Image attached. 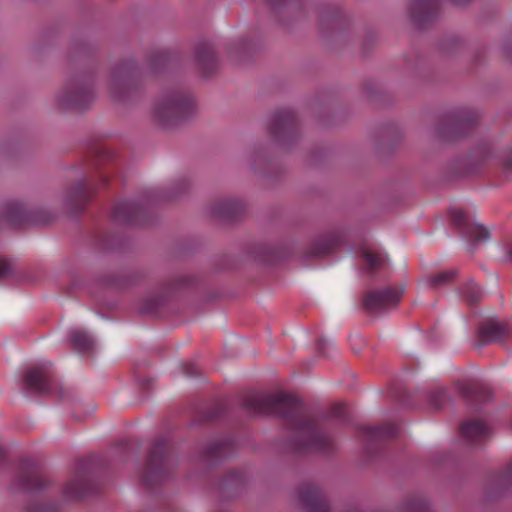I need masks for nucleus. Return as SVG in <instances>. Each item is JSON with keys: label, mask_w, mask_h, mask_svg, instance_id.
<instances>
[{"label": "nucleus", "mask_w": 512, "mask_h": 512, "mask_svg": "<svg viewBox=\"0 0 512 512\" xmlns=\"http://www.w3.org/2000/svg\"><path fill=\"white\" fill-rule=\"evenodd\" d=\"M241 405L254 414L275 415L284 419L293 433L289 447L294 452L326 453L333 448L330 436L319 427L303 402L294 395L249 391L243 395Z\"/></svg>", "instance_id": "1"}, {"label": "nucleus", "mask_w": 512, "mask_h": 512, "mask_svg": "<svg viewBox=\"0 0 512 512\" xmlns=\"http://www.w3.org/2000/svg\"><path fill=\"white\" fill-rule=\"evenodd\" d=\"M171 445L167 438H157L149 451L147 460L141 471V480L143 484L151 488L164 481L170 473Z\"/></svg>", "instance_id": "2"}, {"label": "nucleus", "mask_w": 512, "mask_h": 512, "mask_svg": "<svg viewBox=\"0 0 512 512\" xmlns=\"http://www.w3.org/2000/svg\"><path fill=\"white\" fill-rule=\"evenodd\" d=\"M193 108L194 100L191 94L177 90L157 101L153 109V117L159 125L168 127L188 116Z\"/></svg>", "instance_id": "3"}, {"label": "nucleus", "mask_w": 512, "mask_h": 512, "mask_svg": "<svg viewBox=\"0 0 512 512\" xmlns=\"http://www.w3.org/2000/svg\"><path fill=\"white\" fill-rule=\"evenodd\" d=\"M13 485L20 491L39 494L47 490L50 481L35 462L24 459L19 463Z\"/></svg>", "instance_id": "4"}, {"label": "nucleus", "mask_w": 512, "mask_h": 512, "mask_svg": "<svg viewBox=\"0 0 512 512\" xmlns=\"http://www.w3.org/2000/svg\"><path fill=\"white\" fill-rule=\"evenodd\" d=\"M94 98L90 84L82 80H73L65 86L59 103L64 107L84 110L90 106Z\"/></svg>", "instance_id": "5"}, {"label": "nucleus", "mask_w": 512, "mask_h": 512, "mask_svg": "<svg viewBox=\"0 0 512 512\" xmlns=\"http://www.w3.org/2000/svg\"><path fill=\"white\" fill-rule=\"evenodd\" d=\"M24 388L32 393L50 394L53 392L55 383L51 374L49 362L40 363L31 367L25 372Z\"/></svg>", "instance_id": "6"}, {"label": "nucleus", "mask_w": 512, "mask_h": 512, "mask_svg": "<svg viewBox=\"0 0 512 512\" xmlns=\"http://www.w3.org/2000/svg\"><path fill=\"white\" fill-rule=\"evenodd\" d=\"M400 435V427L394 423H387L381 426H360L357 428V436L363 442L367 453L386 440L396 438Z\"/></svg>", "instance_id": "7"}, {"label": "nucleus", "mask_w": 512, "mask_h": 512, "mask_svg": "<svg viewBox=\"0 0 512 512\" xmlns=\"http://www.w3.org/2000/svg\"><path fill=\"white\" fill-rule=\"evenodd\" d=\"M403 289L388 287L370 291L364 299V308L373 313L395 307L401 300Z\"/></svg>", "instance_id": "8"}, {"label": "nucleus", "mask_w": 512, "mask_h": 512, "mask_svg": "<svg viewBox=\"0 0 512 512\" xmlns=\"http://www.w3.org/2000/svg\"><path fill=\"white\" fill-rule=\"evenodd\" d=\"M92 490L91 475L86 464H80L72 477L64 484L62 495L67 501H76Z\"/></svg>", "instance_id": "9"}, {"label": "nucleus", "mask_w": 512, "mask_h": 512, "mask_svg": "<svg viewBox=\"0 0 512 512\" xmlns=\"http://www.w3.org/2000/svg\"><path fill=\"white\" fill-rule=\"evenodd\" d=\"M269 131L278 140H284L295 135L297 131V119L290 109L275 112L269 124Z\"/></svg>", "instance_id": "10"}, {"label": "nucleus", "mask_w": 512, "mask_h": 512, "mask_svg": "<svg viewBox=\"0 0 512 512\" xmlns=\"http://www.w3.org/2000/svg\"><path fill=\"white\" fill-rule=\"evenodd\" d=\"M298 498L307 512H331L325 495L314 484H303L299 489Z\"/></svg>", "instance_id": "11"}, {"label": "nucleus", "mask_w": 512, "mask_h": 512, "mask_svg": "<svg viewBox=\"0 0 512 512\" xmlns=\"http://www.w3.org/2000/svg\"><path fill=\"white\" fill-rule=\"evenodd\" d=\"M145 214L144 206L132 200L117 202L112 211L113 219L123 224H142Z\"/></svg>", "instance_id": "12"}, {"label": "nucleus", "mask_w": 512, "mask_h": 512, "mask_svg": "<svg viewBox=\"0 0 512 512\" xmlns=\"http://www.w3.org/2000/svg\"><path fill=\"white\" fill-rule=\"evenodd\" d=\"M451 221L461 230V232L473 242L486 241L489 237V231L476 223H471L467 214L457 208L450 211Z\"/></svg>", "instance_id": "13"}, {"label": "nucleus", "mask_w": 512, "mask_h": 512, "mask_svg": "<svg viewBox=\"0 0 512 512\" xmlns=\"http://www.w3.org/2000/svg\"><path fill=\"white\" fill-rule=\"evenodd\" d=\"M477 333L479 341L485 345L509 337L512 334V327L495 318H489L479 325Z\"/></svg>", "instance_id": "14"}, {"label": "nucleus", "mask_w": 512, "mask_h": 512, "mask_svg": "<svg viewBox=\"0 0 512 512\" xmlns=\"http://www.w3.org/2000/svg\"><path fill=\"white\" fill-rule=\"evenodd\" d=\"M439 9L440 0H413L410 16L418 26L424 27L437 16Z\"/></svg>", "instance_id": "15"}, {"label": "nucleus", "mask_w": 512, "mask_h": 512, "mask_svg": "<svg viewBox=\"0 0 512 512\" xmlns=\"http://www.w3.org/2000/svg\"><path fill=\"white\" fill-rule=\"evenodd\" d=\"M95 193V185L89 180L83 179L70 189L67 200L74 209L79 210L91 201Z\"/></svg>", "instance_id": "16"}, {"label": "nucleus", "mask_w": 512, "mask_h": 512, "mask_svg": "<svg viewBox=\"0 0 512 512\" xmlns=\"http://www.w3.org/2000/svg\"><path fill=\"white\" fill-rule=\"evenodd\" d=\"M460 433L470 444H478L491 436V428L483 421L468 420L461 424Z\"/></svg>", "instance_id": "17"}, {"label": "nucleus", "mask_w": 512, "mask_h": 512, "mask_svg": "<svg viewBox=\"0 0 512 512\" xmlns=\"http://www.w3.org/2000/svg\"><path fill=\"white\" fill-rule=\"evenodd\" d=\"M134 69L132 64L123 63L113 73L111 90L115 97H124L131 80L133 78Z\"/></svg>", "instance_id": "18"}, {"label": "nucleus", "mask_w": 512, "mask_h": 512, "mask_svg": "<svg viewBox=\"0 0 512 512\" xmlns=\"http://www.w3.org/2000/svg\"><path fill=\"white\" fill-rule=\"evenodd\" d=\"M458 390L466 400L471 402H485L491 396L488 387L473 380L460 382L458 384Z\"/></svg>", "instance_id": "19"}, {"label": "nucleus", "mask_w": 512, "mask_h": 512, "mask_svg": "<svg viewBox=\"0 0 512 512\" xmlns=\"http://www.w3.org/2000/svg\"><path fill=\"white\" fill-rule=\"evenodd\" d=\"M244 210L243 203L238 199H224L215 203L213 215L220 219L231 220Z\"/></svg>", "instance_id": "20"}, {"label": "nucleus", "mask_w": 512, "mask_h": 512, "mask_svg": "<svg viewBox=\"0 0 512 512\" xmlns=\"http://www.w3.org/2000/svg\"><path fill=\"white\" fill-rule=\"evenodd\" d=\"M196 61L199 68L206 75L211 74L218 65L213 47L209 43H202L196 51Z\"/></svg>", "instance_id": "21"}, {"label": "nucleus", "mask_w": 512, "mask_h": 512, "mask_svg": "<svg viewBox=\"0 0 512 512\" xmlns=\"http://www.w3.org/2000/svg\"><path fill=\"white\" fill-rule=\"evenodd\" d=\"M27 217V212L22 204L17 202L7 204L5 218L13 226H21L27 221Z\"/></svg>", "instance_id": "22"}, {"label": "nucleus", "mask_w": 512, "mask_h": 512, "mask_svg": "<svg viewBox=\"0 0 512 512\" xmlns=\"http://www.w3.org/2000/svg\"><path fill=\"white\" fill-rule=\"evenodd\" d=\"M71 345L76 351L80 353H87L92 350L94 341L87 332L82 330H73L71 332Z\"/></svg>", "instance_id": "23"}, {"label": "nucleus", "mask_w": 512, "mask_h": 512, "mask_svg": "<svg viewBox=\"0 0 512 512\" xmlns=\"http://www.w3.org/2000/svg\"><path fill=\"white\" fill-rule=\"evenodd\" d=\"M230 442L227 439H219L212 441L204 451V457L207 459H218L227 454Z\"/></svg>", "instance_id": "24"}, {"label": "nucleus", "mask_w": 512, "mask_h": 512, "mask_svg": "<svg viewBox=\"0 0 512 512\" xmlns=\"http://www.w3.org/2000/svg\"><path fill=\"white\" fill-rule=\"evenodd\" d=\"M401 512H431V510L426 498L420 495H413L406 499Z\"/></svg>", "instance_id": "25"}, {"label": "nucleus", "mask_w": 512, "mask_h": 512, "mask_svg": "<svg viewBox=\"0 0 512 512\" xmlns=\"http://www.w3.org/2000/svg\"><path fill=\"white\" fill-rule=\"evenodd\" d=\"M362 259L365 264V269L369 273L381 269L385 265V259L382 255L369 250L362 252Z\"/></svg>", "instance_id": "26"}, {"label": "nucleus", "mask_w": 512, "mask_h": 512, "mask_svg": "<svg viewBox=\"0 0 512 512\" xmlns=\"http://www.w3.org/2000/svg\"><path fill=\"white\" fill-rule=\"evenodd\" d=\"M455 276L456 271L450 269L429 276L427 278V283L432 288H438L452 281L455 278Z\"/></svg>", "instance_id": "27"}, {"label": "nucleus", "mask_w": 512, "mask_h": 512, "mask_svg": "<svg viewBox=\"0 0 512 512\" xmlns=\"http://www.w3.org/2000/svg\"><path fill=\"white\" fill-rule=\"evenodd\" d=\"M462 296L469 304L476 303L482 296V292L477 284L468 282L462 288Z\"/></svg>", "instance_id": "28"}, {"label": "nucleus", "mask_w": 512, "mask_h": 512, "mask_svg": "<svg viewBox=\"0 0 512 512\" xmlns=\"http://www.w3.org/2000/svg\"><path fill=\"white\" fill-rule=\"evenodd\" d=\"M337 245L338 242L336 239L323 240L313 247L312 253L315 256H323L334 251Z\"/></svg>", "instance_id": "29"}, {"label": "nucleus", "mask_w": 512, "mask_h": 512, "mask_svg": "<svg viewBox=\"0 0 512 512\" xmlns=\"http://www.w3.org/2000/svg\"><path fill=\"white\" fill-rule=\"evenodd\" d=\"M475 121H476V117H475L474 115H473V116H469V117H467V118L460 117V118L456 119V120L454 121V123H453V124H454V126H455V128H456V130H457V131H456V135H457V136H462V135H464L465 133H464V131H462V130H463V128H464L466 125H467V126H469V127H470V126H472V125H473V123H474Z\"/></svg>", "instance_id": "30"}, {"label": "nucleus", "mask_w": 512, "mask_h": 512, "mask_svg": "<svg viewBox=\"0 0 512 512\" xmlns=\"http://www.w3.org/2000/svg\"><path fill=\"white\" fill-rule=\"evenodd\" d=\"M58 507L55 504L37 503L30 504L26 508V512H57Z\"/></svg>", "instance_id": "31"}, {"label": "nucleus", "mask_w": 512, "mask_h": 512, "mask_svg": "<svg viewBox=\"0 0 512 512\" xmlns=\"http://www.w3.org/2000/svg\"><path fill=\"white\" fill-rule=\"evenodd\" d=\"M347 406L343 403H337L331 406L329 416L333 419H345Z\"/></svg>", "instance_id": "32"}, {"label": "nucleus", "mask_w": 512, "mask_h": 512, "mask_svg": "<svg viewBox=\"0 0 512 512\" xmlns=\"http://www.w3.org/2000/svg\"><path fill=\"white\" fill-rule=\"evenodd\" d=\"M499 483L503 486L512 485V462L501 473Z\"/></svg>", "instance_id": "33"}, {"label": "nucleus", "mask_w": 512, "mask_h": 512, "mask_svg": "<svg viewBox=\"0 0 512 512\" xmlns=\"http://www.w3.org/2000/svg\"><path fill=\"white\" fill-rule=\"evenodd\" d=\"M183 373L188 377H194L199 374V368L195 363L186 362L182 364Z\"/></svg>", "instance_id": "34"}, {"label": "nucleus", "mask_w": 512, "mask_h": 512, "mask_svg": "<svg viewBox=\"0 0 512 512\" xmlns=\"http://www.w3.org/2000/svg\"><path fill=\"white\" fill-rule=\"evenodd\" d=\"M161 304V299L159 297H154L151 299H147L144 302L143 310L146 312L154 311Z\"/></svg>", "instance_id": "35"}, {"label": "nucleus", "mask_w": 512, "mask_h": 512, "mask_svg": "<svg viewBox=\"0 0 512 512\" xmlns=\"http://www.w3.org/2000/svg\"><path fill=\"white\" fill-rule=\"evenodd\" d=\"M11 272L10 263L5 259H0V279L8 276Z\"/></svg>", "instance_id": "36"}, {"label": "nucleus", "mask_w": 512, "mask_h": 512, "mask_svg": "<svg viewBox=\"0 0 512 512\" xmlns=\"http://www.w3.org/2000/svg\"><path fill=\"white\" fill-rule=\"evenodd\" d=\"M445 395V389L439 388L437 389L434 394L432 395V402L435 407H440L441 405V399Z\"/></svg>", "instance_id": "37"}, {"label": "nucleus", "mask_w": 512, "mask_h": 512, "mask_svg": "<svg viewBox=\"0 0 512 512\" xmlns=\"http://www.w3.org/2000/svg\"><path fill=\"white\" fill-rule=\"evenodd\" d=\"M167 59H168L167 53L161 51V52L157 53L155 59L152 60V63L154 66H157L160 63H166Z\"/></svg>", "instance_id": "38"}, {"label": "nucleus", "mask_w": 512, "mask_h": 512, "mask_svg": "<svg viewBox=\"0 0 512 512\" xmlns=\"http://www.w3.org/2000/svg\"><path fill=\"white\" fill-rule=\"evenodd\" d=\"M505 260L512 261V244H511V245H508V246L506 247V256H505Z\"/></svg>", "instance_id": "39"}, {"label": "nucleus", "mask_w": 512, "mask_h": 512, "mask_svg": "<svg viewBox=\"0 0 512 512\" xmlns=\"http://www.w3.org/2000/svg\"><path fill=\"white\" fill-rule=\"evenodd\" d=\"M108 182V177L105 174L100 175V183L105 186Z\"/></svg>", "instance_id": "40"}, {"label": "nucleus", "mask_w": 512, "mask_h": 512, "mask_svg": "<svg viewBox=\"0 0 512 512\" xmlns=\"http://www.w3.org/2000/svg\"><path fill=\"white\" fill-rule=\"evenodd\" d=\"M269 2H271L273 5H280V4H284L286 3L288 0H268Z\"/></svg>", "instance_id": "41"}, {"label": "nucleus", "mask_w": 512, "mask_h": 512, "mask_svg": "<svg viewBox=\"0 0 512 512\" xmlns=\"http://www.w3.org/2000/svg\"><path fill=\"white\" fill-rule=\"evenodd\" d=\"M505 165L508 168H512V155L505 160Z\"/></svg>", "instance_id": "42"}, {"label": "nucleus", "mask_w": 512, "mask_h": 512, "mask_svg": "<svg viewBox=\"0 0 512 512\" xmlns=\"http://www.w3.org/2000/svg\"><path fill=\"white\" fill-rule=\"evenodd\" d=\"M451 1L457 5H464V4L468 3L470 0H451Z\"/></svg>", "instance_id": "43"}, {"label": "nucleus", "mask_w": 512, "mask_h": 512, "mask_svg": "<svg viewBox=\"0 0 512 512\" xmlns=\"http://www.w3.org/2000/svg\"><path fill=\"white\" fill-rule=\"evenodd\" d=\"M5 459V450L0 446V463Z\"/></svg>", "instance_id": "44"}, {"label": "nucleus", "mask_w": 512, "mask_h": 512, "mask_svg": "<svg viewBox=\"0 0 512 512\" xmlns=\"http://www.w3.org/2000/svg\"><path fill=\"white\" fill-rule=\"evenodd\" d=\"M216 417H218V411L217 412H213L212 414H210L208 416V419L209 420H212V419H215Z\"/></svg>", "instance_id": "45"}, {"label": "nucleus", "mask_w": 512, "mask_h": 512, "mask_svg": "<svg viewBox=\"0 0 512 512\" xmlns=\"http://www.w3.org/2000/svg\"><path fill=\"white\" fill-rule=\"evenodd\" d=\"M353 341L362 342V339L360 336H355V337L351 338V342H353Z\"/></svg>", "instance_id": "46"}]
</instances>
